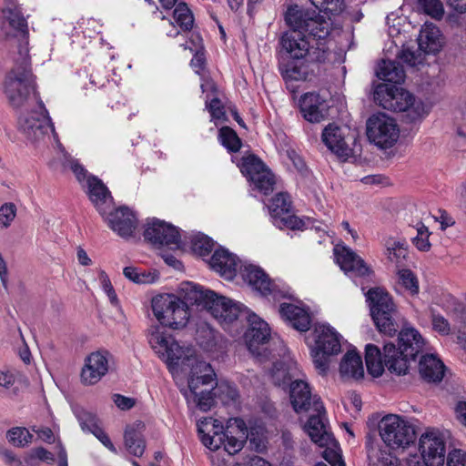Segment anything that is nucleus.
Instances as JSON below:
<instances>
[{"label":"nucleus","mask_w":466,"mask_h":466,"mask_svg":"<svg viewBox=\"0 0 466 466\" xmlns=\"http://www.w3.org/2000/svg\"><path fill=\"white\" fill-rule=\"evenodd\" d=\"M278 70L287 88L296 93L299 81H313L320 72V35L284 32L279 40Z\"/></svg>","instance_id":"nucleus-1"},{"label":"nucleus","mask_w":466,"mask_h":466,"mask_svg":"<svg viewBox=\"0 0 466 466\" xmlns=\"http://www.w3.org/2000/svg\"><path fill=\"white\" fill-rule=\"evenodd\" d=\"M182 290L189 304L207 309L225 329L234 321L245 319L250 312L242 303L219 296L198 284L187 282Z\"/></svg>","instance_id":"nucleus-2"},{"label":"nucleus","mask_w":466,"mask_h":466,"mask_svg":"<svg viewBox=\"0 0 466 466\" xmlns=\"http://www.w3.org/2000/svg\"><path fill=\"white\" fill-rule=\"evenodd\" d=\"M373 99L384 109L405 113V116L410 122L421 120L429 114V110L421 99L395 85H377L373 92Z\"/></svg>","instance_id":"nucleus-3"},{"label":"nucleus","mask_w":466,"mask_h":466,"mask_svg":"<svg viewBox=\"0 0 466 466\" xmlns=\"http://www.w3.org/2000/svg\"><path fill=\"white\" fill-rule=\"evenodd\" d=\"M3 91L9 105L15 109L24 106L30 94L35 92V76L28 56L15 61L14 66L5 76Z\"/></svg>","instance_id":"nucleus-4"},{"label":"nucleus","mask_w":466,"mask_h":466,"mask_svg":"<svg viewBox=\"0 0 466 466\" xmlns=\"http://www.w3.org/2000/svg\"><path fill=\"white\" fill-rule=\"evenodd\" d=\"M182 371L189 368L187 386L197 407L202 411L209 410L216 404V387L210 390L198 391L199 386L209 385L216 378L212 366L197 358L186 357L181 360Z\"/></svg>","instance_id":"nucleus-5"},{"label":"nucleus","mask_w":466,"mask_h":466,"mask_svg":"<svg viewBox=\"0 0 466 466\" xmlns=\"http://www.w3.org/2000/svg\"><path fill=\"white\" fill-rule=\"evenodd\" d=\"M198 433L202 444L212 451L222 447L225 437L235 435L240 438L248 437V429L241 418H230L226 427L217 419L204 418L198 421Z\"/></svg>","instance_id":"nucleus-6"},{"label":"nucleus","mask_w":466,"mask_h":466,"mask_svg":"<svg viewBox=\"0 0 466 466\" xmlns=\"http://www.w3.org/2000/svg\"><path fill=\"white\" fill-rule=\"evenodd\" d=\"M187 303L174 294H159L152 299L151 308L162 326L180 329L189 319Z\"/></svg>","instance_id":"nucleus-7"},{"label":"nucleus","mask_w":466,"mask_h":466,"mask_svg":"<svg viewBox=\"0 0 466 466\" xmlns=\"http://www.w3.org/2000/svg\"><path fill=\"white\" fill-rule=\"evenodd\" d=\"M370 314L378 330L389 337L398 331L395 321L396 306L390 295L382 288H372L367 294Z\"/></svg>","instance_id":"nucleus-8"},{"label":"nucleus","mask_w":466,"mask_h":466,"mask_svg":"<svg viewBox=\"0 0 466 466\" xmlns=\"http://www.w3.org/2000/svg\"><path fill=\"white\" fill-rule=\"evenodd\" d=\"M239 269L243 280L259 292L261 296L273 301H279L283 299H294L289 287L275 283L260 267L248 264L240 267Z\"/></svg>","instance_id":"nucleus-9"},{"label":"nucleus","mask_w":466,"mask_h":466,"mask_svg":"<svg viewBox=\"0 0 466 466\" xmlns=\"http://www.w3.org/2000/svg\"><path fill=\"white\" fill-rule=\"evenodd\" d=\"M380 436L391 450L406 449L415 439V431L402 417L395 414L384 416L379 423Z\"/></svg>","instance_id":"nucleus-10"},{"label":"nucleus","mask_w":466,"mask_h":466,"mask_svg":"<svg viewBox=\"0 0 466 466\" xmlns=\"http://www.w3.org/2000/svg\"><path fill=\"white\" fill-rule=\"evenodd\" d=\"M238 167L256 189L269 195L275 186V176L264 161L256 154L248 153L240 158Z\"/></svg>","instance_id":"nucleus-11"},{"label":"nucleus","mask_w":466,"mask_h":466,"mask_svg":"<svg viewBox=\"0 0 466 466\" xmlns=\"http://www.w3.org/2000/svg\"><path fill=\"white\" fill-rule=\"evenodd\" d=\"M366 127L369 141L381 149L392 147L400 137V128L397 122L384 113L370 116Z\"/></svg>","instance_id":"nucleus-12"},{"label":"nucleus","mask_w":466,"mask_h":466,"mask_svg":"<svg viewBox=\"0 0 466 466\" xmlns=\"http://www.w3.org/2000/svg\"><path fill=\"white\" fill-rule=\"evenodd\" d=\"M273 224L282 229H302L305 223L294 214L291 197L287 192L277 193L268 206Z\"/></svg>","instance_id":"nucleus-13"},{"label":"nucleus","mask_w":466,"mask_h":466,"mask_svg":"<svg viewBox=\"0 0 466 466\" xmlns=\"http://www.w3.org/2000/svg\"><path fill=\"white\" fill-rule=\"evenodd\" d=\"M143 237L146 241L155 247H171L179 248L181 235L177 227L157 218H148L145 225Z\"/></svg>","instance_id":"nucleus-14"},{"label":"nucleus","mask_w":466,"mask_h":466,"mask_svg":"<svg viewBox=\"0 0 466 466\" xmlns=\"http://www.w3.org/2000/svg\"><path fill=\"white\" fill-rule=\"evenodd\" d=\"M284 20L289 30L314 36L320 35V13L316 10L300 8L297 4L288 6Z\"/></svg>","instance_id":"nucleus-15"},{"label":"nucleus","mask_w":466,"mask_h":466,"mask_svg":"<svg viewBox=\"0 0 466 466\" xmlns=\"http://www.w3.org/2000/svg\"><path fill=\"white\" fill-rule=\"evenodd\" d=\"M419 451L427 466H443L446 454L443 434L437 429H427L419 439Z\"/></svg>","instance_id":"nucleus-16"},{"label":"nucleus","mask_w":466,"mask_h":466,"mask_svg":"<svg viewBox=\"0 0 466 466\" xmlns=\"http://www.w3.org/2000/svg\"><path fill=\"white\" fill-rule=\"evenodd\" d=\"M148 341L158 357L167 363L169 370L179 366L182 350L171 335L157 329L150 333Z\"/></svg>","instance_id":"nucleus-17"},{"label":"nucleus","mask_w":466,"mask_h":466,"mask_svg":"<svg viewBox=\"0 0 466 466\" xmlns=\"http://www.w3.org/2000/svg\"><path fill=\"white\" fill-rule=\"evenodd\" d=\"M102 218L107 223L108 228L123 238L133 237L138 223L135 212L126 206L116 208L112 207L106 217Z\"/></svg>","instance_id":"nucleus-18"},{"label":"nucleus","mask_w":466,"mask_h":466,"mask_svg":"<svg viewBox=\"0 0 466 466\" xmlns=\"http://www.w3.org/2000/svg\"><path fill=\"white\" fill-rule=\"evenodd\" d=\"M245 319L248 324V328L244 333L246 345L253 355L260 356L258 348L268 342L271 336L270 328L264 319L252 311L247 315Z\"/></svg>","instance_id":"nucleus-19"},{"label":"nucleus","mask_w":466,"mask_h":466,"mask_svg":"<svg viewBox=\"0 0 466 466\" xmlns=\"http://www.w3.org/2000/svg\"><path fill=\"white\" fill-rule=\"evenodd\" d=\"M111 354L106 350L91 352L85 360L81 370V380L85 385H94L108 371V360Z\"/></svg>","instance_id":"nucleus-20"},{"label":"nucleus","mask_w":466,"mask_h":466,"mask_svg":"<svg viewBox=\"0 0 466 466\" xmlns=\"http://www.w3.org/2000/svg\"><path fill=\"white\" fill-rule=\"evenodd\" d=\"M333 252L337 263L346 273L360 277L369 276L372 273L365 261L351 248L344 245H336Z\"/></svg>","instance_id":"nucleus-21"},{"label":"nucleus","mask_w":466,"mask_h":466,"mask_svg":"<svg viewBox=\"0 0 466 466\" xmlns=\"http://www.w3.org/2000/svg\"><path fill=\"white\" fill-rule=\"evenodd\" d=\"M86 194L101 217H106L107 211L114 204V198L107 187L96 176L90 175L86 177Z\"/></svg>","instance_id":"nucleus-22"},{"label":"nucleus","mask_w":466,"mask_h":466,"mask_svg":"<svg viewBox=\"0 0 466 466\" xmlns=\"http://www.w3.org/2000/svg\"><path fill=\"white\" fill-rule=\"evenodd\" d=\"M238 263L239 259L235 254L221 247L214 251L208 260L210 268L228 280L236 277Z\"/></svg>","instance_id":"nucleus-23"},{"label":"nucleus","mask_w":466,"mask_h":466,"mask_svg":"<svg viewBox=\"0 0 466 466\" xmlns=\"http://www.w3.org/2000/svg\"><path fill=\"white\" fill-rule=\"evenodd\" d=\"M345 137L342 128L335 124L327 126L322 131V142H324L330 152L344 161L353 154Z\"/></svg>","instance_id":"nucleus-24"},{"label":"nucleus","mask_w":466,"mask_h":466,"mask_svg":"<svg viewBox=\"0 0 466 466\" xmlns=\"http://www.w3.org/2000/svg\"><path fill=\"white\" fill-rule=\"evenodd\" d=\"M324 409L322 408V459L329 466H346L342 458L339 442L330 431V427L325 422ZM322 466H327L322 463Z\"/></svg>","instance_id":"nucleus-25"},{"label":"nucleus","mask_w":466,"mask_h":466,"mask_svg":"<svg viewBox=\"0 0 466 466\" xmlns=\"http://www.w3.org/2000/svg\"><path fill=\"white\" fill-rule=\"evenodd\" d=\"M342 336L329 324L322 323V371L341 352Z\"/></svg>","instance_id":"nucleus-26"},{"label":"nucleus","mask_w":466,"mask_h":466,"mask_svg":"<svg viewBox=\"0 0 466 466\" xmlns=\"http://www.w3.org/2000/svg\"><path fill=\"white\" fill-rule=\"evenodd\" d=\"M279 312L290 326L299 331H308L311 324L309 310L292 303H280Z\"/></svg>","instance_id":"nucleus-27"},{"label":"nucleus","mask_w":466,"mask_h":466,"mask_svg":"<svg viewBox=\"0 0 466 466\" xmlns=\"http://www.w3.org/2000/svg\"><path fill=\"white\" fill-rule=\"evenodd\" d=\"M301 371L293 360H277L271 369V380L279 387H289L290 383L299 378Z\"/></svg>","instance_id":"nucleus-28"},{"label":"nucleus","mask_w":466,"mask_h":466,"mask_svg":"<svg viewBox=\"0 0 466 466\" xmlns=\"http://www.w3.org/2000/svg\"><path fill=\"white\" fill-rule=\"evenodd\" d=\"M290 404L295 412L308 411L311 406V389L307 381L296 379L289 387Z\"/></svg>","instance_id":"nucleus-29"},{"label":"nucleus","mask_w":466,"mask_h":466,"mask_svg":"<svg viewBox=\"0 0 466 466\" xmlns=\"http://www.w3.org/2000/svg\"><path fill=\"white\" fill-rule=\"evenodd\" d=\"M0 25L2 28H5L7 25L15 35L27 37L29 35L27 20L19 6H5L2 8Z\"/></svg>","instance_id":"nucleus-30"},{"label":"nucleus","mask_w":466,"mask_h":466,"mask_svg":"<svg viewBox=\"0 0 466 466\" xmlns=\"http://www.w3.org/2000/svg\"><path fill=\"white\" fill-rule=\"evenodd\" d=\"M414 359L413 356H405L393 343L384 345V364L391 373L399 376L405 375L410 362Z\"/></svg>","instance_id":"nucleus-31"},{"label":"nucleus","mask_w":466,"mask_h":466,"mask_svg":"<svg viewBox=\"0 0 466 466\" xmlns=\"http://www.w3.org/2000/svg\"><path fill=\"white\" fill-rule=\"evenodd\" d=\"M385 256L397 268L405 266L408 258V243L405 239L387 237L384 238Z\"/></svg>","instance_id":"nucleus-32"},{"label":"nucleus","mask_w":466,"mask_h":466,"mask_svg":"<svg viewBox=\"0 0 466 466\" xmlns=\"http://www.w3.org/2000/svg\"><path fill=\"white\" fill-rule=\"evenodd\" d=\"M424 346L421 335L413 328H405L399 334V350L405 356L416 357Z\"/></svg>","instance_id":"nucleus-33"},{"label":"nucleus","mask_w":466,"mask_h":466,"mask_svg":"<svg viewBox=\"0 0 466 466\" xmlns=\"http://www.w3.org/2000/svg\"><path fill=\"white\" fill-rule=\"evenodd\" d=\"M303 118L310 124L320 122V95L319 92H307L299 101Z\"/></svg>","instance_id":"nucleus-34"},{"label":"nucleus","mask_w":466,"mask_h":466,"mask_svg":"<svg viewBox=\"0 0 466 466\" xmlns=\"http://www.w3.org/2000/svg\"><path fill=\"white\" fill-rule=\"evenodd\" d=\"M419 372L427 382H440L444 376V364L434 355H424L419 362Z\"/></svg>","instance_id":"nucleus-35"},{"label":"nucleus","mask_w":466,"mask_h":466,"mask_svg":"<svg viewBox=\"0 0 466 466\" xmlns=\"http://www.w3.org/2000/svg\"><path fill=\"white\" fill-rule=\"evenodd\" d=\"M339 373L344 379L359 380L364 377L361 357L354 350H349L339 364Z\"/></svg>","instance_id":"nucleus-36"},{"label":"nucleus","mask_w":466,"mask_h":466,"mask_svg":"<svg viewBox=\"0 0 466 466\" xmlns=\"http://www.w3.org/2000/svg\"><path fill=\"white\" fill-rule=\"evenodd\" d=\"M418 42L420 50L427 54H435L442 46L441 31L431 24L425 25L420 32Z\"/></svg>","instance_id":"nucleus-37"},{"label":"nucleus","mask_w":466,"mask_h":466,"mask_svg":"<svg viewBox=\"0 0 466 466\" xmlns=\"http://www.w3.org/2000/svg\"><path fill=\"white\" fill-rule=\"evenodd\" d=\"M345 9L344 0H322V33L329 35L333 25H337L336 17Z\"/></svg>","instance_id":"nucleus-38"},{"label":"nucleus","mask_w":466,"mask_h":466,"mask_svg":"<svg viewBox=\"0 0 466 466\" xmlns=\"http://www.w3.org/2000/svg\"><path fill=\"white\" fill-rule=\"evenodd\" d=\"M376 76L383 81L400 84L405 79V71L399 62L382 60L378 66Z\"/></svg>","instance_id":"nucleus-39"},{"label":"nucleus","mask_w":466,"mask_h":466,"mask_svg":"<svg viewBox=\"0 0 466 466\" xmlns=\"http://www.w3.org/2000/svg\"><path fill=\"white\" fill-rule=\"evenodd\" d=\"M365 361L367 370L373 377H380L383 370L384 365L381 360L380 349L373 345L368 344L365 349Z\"/></svg>","instance_id":"nucleus-40"},{"label":"nucleus","mask_w":466,"mask_h":466,"mask_svg":"<svg viewBox=\"0 0 466 466\" xmlns=\"http://www.w3.org/2000/svg\"><path fill=\"white\" fill-rule=\"evenodd\" d=\"M125 444L128 452L136 457H141L146 449V441L141 433L134 428L125 431Z\"/></svg>","instance_id":"nucleus-41"},{"label":"nucleus","mask_w":466,"mask_h":466,"mask_svg":"<svg viewBox=\"0 0 466 466\" xmlns=\"http://www.w3.org/2000/svg\"><path fill=\"white\" fill-rule=\"evenodd\" d=\"M173 18L182 31L189 32L193 28L195 21L193 14L184 2L176 5L173 11Z\"/></svg>","instance_id":"nucleus-42"},{"label":"nucleus","mask_w":466,"mask_h":466,"mask_svg":"<svg viewBox=\"0 0 466 466\" xmlns=\"http://www.w3.org/2000/svg\"><path fill=\"white\" fill-rule=\"evenodd\" d=\"M248 448L258 453H264L267 451L268 438L265 428L262 426H252L248 429Z\"/></svg>","instance_id":"nucleus-43"},{"label":"nucleus","mask_w":466,"mask_h":466,"mask_svg":"<svg viewBox=\"0 0 466 466\" xmlns=\"http://www.w3.org/2000/svg\"><path fill=\"white\" fill-rule=\"evenodd\" d=\"M218 140L229 153H237L242 147V141L237 132L228 126L218 130Z\"/></svg>","instance_id":"nucleus-44"},{"label":"nucleus","mask_w":466,"mask_h":466,"mask_svg":"<svg viewBox=\"0 0 466 466\" xmlns=\"http://www.w3.org/2000/svg\"><path fill=\"white\" fill-rule=\"evenodd\" d=\"M305 343L310 350L314 367L320 374V331L315 326L314 330L305 336Z\"/></svg>","instance_id":"nucleus-45"},{"label":"nucleus","mask_w":466,"mask_h":466,"mask_svg":"<svg viewBox=\"0 0 466 466\" xmlns=\"http://www.w3.org/2000/svg\"><path fill=\"white\" fill-rule=\"evenodd\" d=\"M398 284L411 296L418 295L420 291L419 280L415 273L408 268H399L397 271Z\"/></svg>","instance_id":"nucleus-46"},{"label":"nucleus","mask_w":466,"mask_h":466,"mask_svg":"<svg viewBox=\"0 0 466 466\" xmlns=\"http://www.w3.org/2000/svg\"><path fill=\"white\" fill-rule=\"evenodd\" d=\"M418 9L435 20L444 15V7L441 0H418Z\"/></svg>","instance_id":"nucleus-47"},{"label":"nucleus","mask_w":466,"mask_h":466,"mask_svg":"<svg viewBox=\"0 0 466 466\" xmlns=\"http://www.w3.org/2000/svg\"><path fill=\"white\" fill-rule=\"evenodd\" d=\"M214 248V241L211 238L204 234H198L193 237L191 240V248L194 253L205 257L209 255Z\"/></svg>","instance_id":"nucleus-48"},{"label":"nucleus","mask_w":466,"mask_h":466,"mask_svg":"<svg viewBox=\"0 0 466 466\" xmlns=\"http://www.w3.org/2000/svg\"><path fill=\"white\" fill-rule=\"evenodd\" d=\"M9 442L17 447H25L32 441L33 435L27 429L23 427H15L7 431Z\"/></svg>","instance_id":"nucleus-49"},{"label":"nucleus","mask_w":466,"mask_h":466,"mask_svg":"<svg viewBox=\"0 0 466 466\" xmlns=\"http://www.w3.org/2000/svg\"><path fill=\"white\" fill-rule=\"evenodd\" d=\"M76 417L84 431L90 432L94 435L96 430L101 429L98 418L92 412L81 410L77 413Z\"/></svg>","instance_id":"nucleus-50"},{"label":"nucleus","mask_w":466,"mask_h":466,"mask_svg":"<svg viewBox=\"0 0 466 466\" xmlns=\"http://www.w3.org/2000/svg\"><path fill=\"white\" fill-rule=\"evenodd\" d=\"M304 431L311 441L320 447V410H316V414L310 416L304 425Z\"/></svg>","instance_id":"nucleus-51"},{"label":"nucleus","mask_w":466,"mask_h":466,"mask_svg":"<svg viewBox=\"0 0 466 466\" xmlns=\"http://www.w3.org/2000/svg\"><path fill=\"white\" fill-rule=\"evenodd\" d=\"M216 391L218 398L225 404L230 401H236L239 397L237 387L228 382L217 384Z\"/></svg>","instance_id":"nucleus-52"},{"label":"nucleus","mask_w":466,"mask_h":466,"mask_svg":"<svg viewBox=\"0 0 466 466\" xmlns=\"http://www.w3.org/2000/svg\"><path fill=\"white\" fill-rule=\"evenodd\" d=\"M417 235L412 238L413 245L420 251H428L431 248L429 241L430 232L426 226L420 223L416 228Z\"/></svg>","instance_id":"nucleus-53"},{"label":"nucleus","mask_w":466,"mask_h":466,"mask_svg":"<svg viewBox=\"0 0 466 466\" xmlns=\"http://www.w3.org/2000/svg\"><path fill=\"white\" fill-rule=\"evenodd\" d=\"M206 107L210 113L212 119L224 120L226 118L225 106L218 97L208 99V96H207Z\"/></svg>","instance_id":"nucleus-54"},{"label":"nucleus","mask_w":466,"mask_h":466,"mask_svg":"<svg viewBox=\"0 0 466 466\" xmlns=\"http://www.w3.org/2000/svg\"><path fill=\"white\" fill-rule=\"evenodd\" d=\"M247 439L248 438H240L235 435H228L225 437V441L222 446L228 454L233 455L242 450L244 444L247 442Z\"/></svg>","instance_id":"nucleus-55"},{"label":"nucleus","mask_w":466,"mask_h":466,"mask_svg":"<svg viewBox=\"0 0 466 466\" xmlns=\"http://www.w3.org/2000/svg\"><path fill=\"white\" fill-rule=\"evenodd\" d=\"M16 216V207L14 203H5L0 207V224L8 228Z\"/></svg>","instance_id":"nucleus-56"},{"label":"nucleus","mask_w":466,"mask_h":466,"mask_svg":"<svg viewBox=\"0 0 466 466\" xmlns=\"http://www.w3.org/2000/svg\"><path fill=\"white\" fill-rule=\"evenodd\" d=\"M206 64V51L204 46L201 45L196 49L193 57L190 61V66L197 74L200 75L201 72L204 71Z\"/></svg>","instance_id":"nucleus-57"},{"label":"nucleus","mask_w":466,"mask_h":466,"mask_svg":"<svg viewBox=\"0 0 466 466\" xmlns=\"http://www.w3.org/2000/svg\"><path fill=\"white\" fill-rule=\"evenodd\" d=\"M447 466H466V451L453 450L448 454Z\"/></svg>","instance_id":"nucleus-58"},{"label":"nucleus","mask_w":466,"mask_h":466,"mask_svg":"<svg viewBox=\"0 0 466 466\" xmlns=\"http://www.w3.org/2000/svg\"><path fill=\"white\" fill-rule=\"evenodd\" d=\"M288 157L298 172L304 175L308 171L306 162L294 149L288 151Z\"/></svg>","instance_id":"nucleus-59"},{"label":"nucleus","mask_w":466,"mask_h":466,"mask_svg":"<svg viewBox=\"0 0 466 466\" xmlns=\"http://www.w3.org/2000/svg\"><path fill=\"white\" fill-rule=\"evenodd\" d=\"M432 327L434 330L443 334L447 335L449 334L451 328L448 320L441 316V315H433L432 316Z\"/></svg>","instance_id":"nucleus-60"},{"label":"nucleus","mask_w":466,"mask_h":466,"mask_svg":"<svg viewBox=\"0 0 466 466\" xmlns=\"http://www.w3.org/2000/svg\"><path fill=\"white\" fill-rule=\"evenodd\" d=\"M113 400L116 407L122 410H128L132 409L136 404V401L133 398L126 397L118 393L113 395Z\"/></svg>","instance_id":"nucleus-61"},{"label":"nucleus","mask_w":466,"mask_h":466,"mask_svg":"<svg viewBox=\"0 0 466 466\" xmlns=\"http://www.w3.org/2000/svg\"><path fill=\"white\" fill-rule=\"evenodd\" d=\"M31 457L46 462H53L55 461L54 454L44 447L35 448L32 451Z\"/></svg>","instance_id":"nucleus-62"},{"label":"nucleus","mask_w":466,"mask_h":466,"mask_svg":"<svg viewBox=\"0 0 466 466\" xmlns=\"http://www.w3.org/2000/svg\"><path fill=\"white\" fill-rule=\"evenodd\" d=\"M33 431H35L38 438L43 441L52 444L55 442V436L52 430L48 427H43L41 429H37L35 426L32 428Z\"/></svg>","instance_id":"nucleus-63"},{"label":"nucleus","mask_w":466,"mask_h":466,"mask_svg":"<svg viewBox=\"0 0 466 466\" xmlns=\"http://www.w3.org/2000/svg\"><path fill=\"white\" fill-rule=\"evenodd\" d=\"M15 382V377L9 370H0V387L9 390Z\"/></svg>","instance_id":"nucleus-64"}]
</instances>
